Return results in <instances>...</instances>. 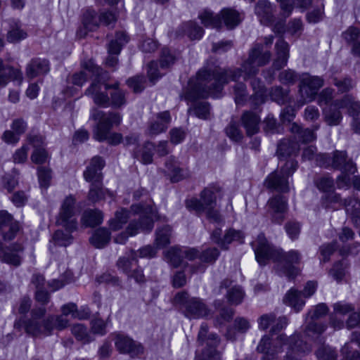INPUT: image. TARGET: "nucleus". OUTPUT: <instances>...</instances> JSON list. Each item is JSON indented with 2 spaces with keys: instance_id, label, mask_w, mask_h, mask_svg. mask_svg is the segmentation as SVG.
Instances as JSON below:
<instances>
[{
  "instance_id": "nucleus-1",
  "label": "nucleus",
  "mask_w": 360,
  "mask_h": 360,
  "mask_svg": "<svg viewBox=\"0 0 360 360\" xmlns=\"http://www.w3.org/2000/svg\"><path fill=\"white\" fill-rule=\"evenodd\" d=\"M270 58V51L264 49V45L256 44L250 50L248 58L242 64L241 68L225 70L219 67H207L200 70L198 72L195 84H190L181 98L188 102H194L210 96L218 97L224 85L230 80L237 81L242 72L244 73V79L255 76L259 72V68L266 65Z\"/></svg>"
},
{
  "instance_id": "nucleus-2",
  "label": "nucleus",
  "mask_w": 360,
  "mask_h": 360,
  "mask_svg": "<svg viewBox=\"0 0 360 360\" xmlns=\"http://www.w3.org/2000/svg\"><path fill=\"white\" fill-rule=\"evenodd\" d=\"M283 347L287 349L285 356L286 360H296L302 354L311 350V346L304 342L299 335H293L288 338L284 334H282L278 337L277 342L274 346L271 345L270 338L264 335L257 346V351L274 358L276 354L281 352V349Z\"/></svg>"
},
{
  "instance_id": "nucleus-3",
  "label": "nucleus",
  "mask_w": 360,
  "mask_h": 360,
  "mask_svg": "<svg viewBox=\"0 0 360 360\" xmlns=\"http://www.w3.org/2000/svg\"><path fill=\"white\" fill-rule=\"evenodd\" d=\"M131 210L139 215V221L131 220L126 231L115 237L114 241L116 243L124 244L129 236H135L139 230L150 232L153 228V219L157 218V214L150 205L134 204L131 205Z\"/></svg>"
},
{
  "instance_id": "nucleus-4",
  "label": "nucleus",
  "mask_w": 360,
  "mask_h": 360,
  "mask_svg": "<svg viewBox=\"0 0 360 360\" xmlns=\"http://www.w3.org/2000/svg\"><path fill=\"white\" fill-rule=\"evenodd\" d=\"M91 117L98 123L94 129V139L98 141L107 140L111 145H117L122 141V136L119 133L110 134V131L113 125H118L121 122V115L117 112H108L94 109L91 111Z\"/></svg>"
},
{
  "instance_id": "nucleus-5",
  "label": "nucleus",
  "mask_w": 360,
  "mask_h": 360,
  "mask_svg": "<svg viewBox=\"0 0 360 360\" xmlns=\"http://www.w3.org/2000/svg\"><path fill=\"white\" fill-rule=\"evenodd\" d=\"M83 65L86 70L91 72L92 76L95 77L94 81L86 90L85 94L91 96L95 104L104 107L108 106L110 98L106 91L112 86L105 83L108 77V73L103 71L91 60H89Z\"/></svg>"
},
{
  "instance_id": "nucleus-6",
  "label": "nucleus",
  "mask_w": 360,
  "mask_h": 360,
  "mask_svg": "<svg viewBox=\"0 0 360 360\" xmlns=\"http://www.w3.org/2000/svg\"><path fill=\"white\" fill-rule=\"evenodd\" d=\"M175 300L180 304L184 316L190 319L205 318L210 314V310L202 299L191 297L186 292H178Z\"/></svg>"
},
{
  "instance_id": "nucleus-7",
  "label": "nucleus",
  "mask_w": 360,
  "mask_h": 360,
  "mask_svg": "<svg viewBox=\"0 0 360 360\" xmlns=\"http://www.w3.org/2000/svg\"><path fill=\"white\" fill-rule=\"evenodd\" d=\"M297 167V162L295 160L292 159L287 160L280 170L275 171L267 176L266 186L277 191L288 192L289 191L288 177L295 172Z\"/></svg>"
},
{
  "instance_id": "nucleus-8",
  "label": "nucleus",
  "mask_w": 360,
  "mask_h": 360,
  "mask_svg": "<svg viewBox=\"0 0 360 360\" xmlns=\"http://www.w3.org/2000/svg\"><path fill=\"white\" fill-rule=\"evenodd\" d=\"M76 198L72 195L66 196L62 201L56 217V224L67 231H74L77 228L76 215L78 212L75 206Z\"/></svg>"
},
{
  "instance_id": "nucleus-9",
  "label": "nucleus",
  "mask_w": 360,
  "mask_h": 360,
  "mask_svg": "<svg viewBox=\"0 0 360 360\" xmlns=\"http://www.w3.org/2000/svg\"><path fill=\"white\" fill-rule=\"evenodd\" d=\"M45 314L44 307L34 309L31 312V318L25 323V332L33 337L50 335L51 323L48 321V317L43 319Z\"/></svg>"
},
{
  "instance_id": "nucleus-10",
  "label": "nucleus",
  "mask_w": 360,
  "mask_h": 360,
  "mask_svg": "<svg viewBox=\"0 0 360 360\" xmlns=\"http://www.w3.org/2000/svg\"><path fill=\"white\" fill-rule=\"evenodd\" d=\"M219 342L218 336L214 333H208V326L202 323L198 335V343L202 347V357L200 360H217L221 354L216 349Z\"/></svg>"
},
{
  "instance_id": "nucleus-11",
  "label": "nucleus",
  "mask_w": 360,
  "mask_h": 360,
  "mask_svg": "<svg viewBox=\"0 0 360 360\" xmlns=\"http://www.w3.org/2000/svg\"><path fill=\"white\" fill-rule=\"evenodd\" d=\"M332 165L335 169L342 172L337 179V185L339 188L349 187L351 184L350 175L356 172V165L343 151L335 152L333 158Z\"/></svg>"
},
{
  "instance_id": "nucleus-12",
  "label": "nucleus",
  "mask_w": 360,
  "mask_h": 360,
  "mask_svg": "<svg viewBox=\"0 0 360 360\" xmlns=\"http://www.w3.org/2000/svg\"><path fill=\"white\" fill-rule=\"evenodd\" d=\"M219 191V188L214 185L205 188L200 193V199L193 198L186 201L187 209L201 214L207 208L216 205V194Z\"/></svg>"
},
{
  "instance_id": "nucleus-13",
  "label": "nucleus",
  "mask_w": 360,
  "mask_h": 360,
  "mask_svg": "<svg viewBox=\"0 0 360 360\" xmlns=\"http://www.w3.org/2000/svg\"><path fill=\"white\" fill-rule=\"evenodd\" d=\"M323 85V79L318 76H310L307 74L302 75L299 86V93L301 96V105L314 101L318 91Z\"/></svg>"
},
{
  "instance_id": "nucleus-14",
  "label": "nucleus",
  "mask_w": 360,
  "mask_h": 360,
  "mask_svg": "<svg viewBox=\"0 0 360 360\" xmlns=\"http://www.w3.org/2000/svg\"><path fill=\"white\" fill-rule=\"evenodd\" d=\"M255 258L261 265H265L269 259H274L279 253L270 245L263 233H260L257 240L252 243Z\"/></svg>"
},
{
  "instance_id": "nucleus-15",
  "label": "nucleus",
  "mask_w": 360,
  "mask_h": 360,
  "mask_svg": "<svg viewBox=\"0 0 360 360\" xmlns=\"http://www.w3.org/2000/svg\"><path fill=\"white\" fill-rule=\"evenodd\" d=\"M115 345L120 353L128 354L131 356H136L144 352V347L141 343L121 333L115 335Z\"/></svg>"
},
{
  "instance_id": "nucleus-16",
  "label": "nucleus",
  "mask_w": 360,
  "mask_h": 360,
  "mask_svg": "<svg viewBox=\"0 0 360 360\" xmlns=\"http://www.w3.org/2000/svg\"><path fill=\"white\" fill-rule=\"evenodd\" d=\"M328 311V309L325 304H319L312 311H309L307 318L309 317L311 321L309 323L305 330L308 336L319 335L326 330V325L316 323L315 321L325 316Z\"/></svg>"
},
{
  "instance_id": "nucleus-17",
  "label": "nucleus",
  "mask_w": 360,
  "mask_h": 360,
  "mask_svg": "<svg viewBox=\"0 0 360 360\" xmlns=\"http://www.w3.org/2000/svg\"><path fill=\"white\" fill-rule=\"evenodd\" d=\"M268 206L273 221L281 224L284 219V213L287 211V199L277 195L269 200Z\"/></svg>"
},
{
  "instance_id": "nucleus-18",
  "label": "nucleus",
  "mask_w": 360,
  "mask_h": 360,
  "mask_svg": "<svg viewBox=\"0 0 360 360\" xmlns=\"http://www.w3.org/2000/svg\"><path fill=\"white\" fill-rule=\"evenodd\" d=\"M301 258L300 252L295 250L281 255L283 274L290 279L293 278L298 274V269L294 266V264H299Z\"/></svg>"
},
{
  "instance_id": "nucleus-19",
  "label": "nucleus",
  "mask_w": 360,
  "mask_h": 360,
  "mask_svg": "<svg viewBox=\"0 0 360 360\" xmlns=\"http://www.w3.org/2000/svg\"><path fill=\"white\" fill-rule=\"evenodd\" d=\"M104 166L105 161L101 157L95 156L92 158L89 165L84 172V179L91 183L101 181L103 178L101 170Z\"/></svg>"
},
{
  "instance_id": "nucleus-20",
  "label": "nucleus",
  "mask_w": 360,
  "mask_h": 360,
  "mask_svg": "<svg viewBox=\"0 0 360 360\" xmlns=\"http://www.w3.org/2000/svg\"><path fill=\"white\" fill-rule=\"evenodd\" d=\"M165 173L174 183L188 176V171L181 168L178 160L173 156L169 157L165 162Z\"/></svg>"
},
{
  "instance_id": "nucleus-21",
  "label": "nucleus",
  "mask_w": 360,
  "mask_h": 360,
  "mask_svg": "<svg viewBox=\"0 0 360 360\" xmlns=\"http://www.w3.org/2000/svg\"><path fill=\"white\" fill-rule=\"evenodd\" d=\"M11 80H22V73L20 69L10 65H4L3 60L0 58V86L5 87Z\"/></svg>"
},
{
  "instance_id": "nucleus-22",
  "label": "nucleus",
  "mask_w": 360,
  "mask_h": 360,
  "mask_svg": "<svg viewBox=\"0 0 360 360\" xmlns=\"http://www.w3.org/2000/svg\"><path fill=\"white\" fill-rule=\"evenodd\" d=\"M23 248L20 243H15L6 250H4L2 243L0 241V259L1 261L13 264L14 266H18L21 262V257L19 253L22 252Z\"/></svg>"
},
{
  "instance_id": "nucleus-23",
  "label": "nucleus",
  "mask_w": 360,
  "mask_h": 360,
  "mask_svg": "<svg viewBox=\"0 0 360 360\" xmlns=\"http://www.w3.org/2000/svg\"><path fill=\"white\" fill-rule=\"evenodd\" d=\"M4 226L9 227L8 231L4 234V238L6 240H13L20 231L18 222L14 221L12 215L6 210L0 211V227Z\"/></svg>"
},
{
  "instance_id": "nucleus-24",
  "label": "nucleus",
  "mask_w": 360,
  "mask_h": 360,
  "mask_svg": "<svg viewBox=\"0 0 360 360\" xmlns=\"http://www.w3.org/2000/svg\"><path fill=\"white\" fill-rule=\"evenodd\" d=\"M260 118L253 112H245L241 116V123L246 131L247 136H251L259 131Z\"/></svg>"
},
{
  "instance_id": "nucleus-25",
  "label": "nucleus",
  "mask_w": 360,
  "mask_h": 360,
  "mask_svg": "<svg viewBox=\"0 0 360 360\" xmlns=\"http://www.w3.org/2000/svg\"><path fill=\"white\" fill-rule=\"evenodd\" d=\"M49 71V61L41 58L32 59L26 67V75L32 79Z\"/></svg>"
},
{
  "instance_id": "nucleus-26",
  "label": "nucleus",
  "mask_w": 360,
  "mask_h": 360,
  "mask_svg": "<svg viewBox=\"0 0 360 360\" xmlns=\"http://www.w3.org/2000/svg\"><path fill=\"white\" fill-rule=\"evenodd\" d=\"M255 10L262 24L267 25L273 20V6L267 0H259Z\"/></svg>"
},
{
  "instance_id": "nucleus-27",
  "label": "nucleus",
  "mask_w": 360,
  "mask_h": 360,
  "mask_svg": "<svg viewBox=\"0 0 360 360\" xmlns=\"http://www.w3.org/2000/svg\"><path fill=\"white\" fill-rule=\"evenodd\" d=\"M172 117L169 111L166 110L157 115L156 120L151 122L149 133L157 135L165 131L171 122Z\"/></svg>"
},
{
  "instance_id": "nucleus-28",
  "label": "nucleus",
  "mask_w": 360,
  "mask_h": 360,
  "mask_svg": "<svg viewBox=\"0 0 360 360\" xmlns=\"http://www.w3.org/2000/svg\"><path fill=\"white\" fill-rule=\"evenodd\" d=\"M276 58L274 61L273 66L276 70H280L286 65L289 57L288 44L281 39L276 43Z\"/></svg>"
},
{
  "instance_id": "nucleus-29",
  "label": "nucleus",
  "mask_w": 360,
  "mask_h": 360,
  "mask_svg": "<svg viewBox=\"0 0 360 360\" xmlns=\"http://www.w3.org/2000/svg\"><path fill=\"white\" fill-rule=\"evenodd\" d=\"M302 293L301 291H298L295 289L291 288L285 294L283 298V302L292 307L295 311H300L305 304V301L302 297Z\"/></svg>"
},
{
  "instance_id": "nucleus-30",
  "label": "nucleus",
  "mask_w": 360,
  "mask_h": 360,
  "mask_svg": "<svg viewBox=\"0 0 360 360\" xmlns=\"http://www.w3.org/2000/svg\"><path fill=\"white\" fill-rule=\"evenodd\" d=\"M347 214L351 218L356 226H360V201L356 198H349L345 200Z\"/></svg>"
},
{
  "instance_id": "nucleus-31",
  "label": "nucleus",
  "mask_w": 360,
  "mask_h": 360,
  "mask_svg": "<svg viewBox=\"0 0 360 360\" xmlns=\"http://www.w3.org/2000/svg\"><path fill=\"white\" fill-rule=\"evenodd\" d=\"M221 20H223L225 25L229 29H233L238 26L242 21L241 14L231 8H224L220 12Z\"/></svg>"
},
{
  "instance_id": "nucleus-32",
  "label": "nucleus",
  "mask_w": 360,
  "mask_h": 360,
  "mask_svg": "<svg viewBox=\"0 0 360 360\" xmlns=\"http://www.w3.org/2000/svg\"><path fill=\"white\" fill-rule=\"evenodd\" d=\"M339 101H335L331 105L323 110L324 120L329 126L338 125L342 119V113L340 111L341 108L336 105V102Z\"/></svg>"
},
{
  "instance_id": "nucleus-33",
  "label": "nucleus",
  "mask_w": 360,
  "mask_h": 360,
  "mask_svg": "<svg viewBox=\"0 0 360 360\" xmlns=\"http://www.w3.org/2000/svg\"><path fill=\"white\" fill-rule=\"evenodd\" d=\"M27 37L19 21L12 20L10 24V29L7 33V41L10 43H18Z\"/></svg>"
},
{
  "instance_id": "nucleus-34",
  "label": "nucleus",
  "mask_w": 360,
  "mask_h": 360,
  "mask_svg": "<svg viewBox=\"0 0 360 360\" xmlns=\"http://www.w3.org/2000/svg\"><path fill=\"white\" fill-rule=\"evenodd\" d=\"M110 240V233L105 228L96 229L90 238L91 244L96 248H104Z\"/></svg>"
},
{
  "instance_id": "nucleus-35",
  "label": "nucleus",
  "mask_w": 360,
  "mask_h": 360,
  "mask_svg": "<svg viewBox=\"0 0 360 360\" xmlns=\"http://www.w3.org/2000/svg\"><path fill=\"white\" fill-rule=\"evenodd\" d=\"M70 330L76 340L82 344H88L94 340L88 328L82 323L74 324Z\"/></svg>"
},
{
  "instance_id": "nucleus-36",
  "label": "nucleus",
  "mask_w": 360,
  "mask_h": 360,
  "mask_svg": "<svg viewBox=\"0 0 360 360\" xmlns=\"http://www.w3.org/2000/svg\"><path fill=\"white\" fill-rule=\"evenodd\" d=\"M298 150L299 145L297 142L289 139H283L278 143L276 153L280 158H285L296 153Z\"/></svg>"
},
{
  "instance_id": "nucleus-37",
  "label": "nucleus",
  "mask_w": 360,
  "mask_h": 360,
  "mask_svg": "<svg viewBox=\"0 0 360 360\" xmlns=\"http://www.w3.org/2000/svg\"><path fill=\"white\" fill-rule=\"evenodd\" d=\"M336 105L339 108H347L349 114L354 118L360 114V102L355 101L351 96H345L342 99L336 102Z\"/></svg>"
},
{
  "instance_id": "nucleus-38",
  "label": "nucleus",
  "mask_w": 360,
  "mask_h": 360,
  "mask_svg": "<svg viewBox=\"0 0 360 360\" xmlns=\"http://www.w3.org/2000/svg\"><path fill=\"white\" fill-rule=\"evenodd\" d=\"M172 229L169 226L158 228L155 232V245L157 248H163L170 243Z\"/></svg>"
},
{
  "instance_id": "nucleus-39",
  "label": "nucleus",
  "mask_w": 360,
  "mask_h": 360,
  "mask_svg": "<svg viewBox=\"0 0 360 360\" xmlns=\"http://www.w3.org/2000/svg\"><path fill=\"white\" fill-rule=\"evenodd\" d=\"M180 30L191 39H200L203 35V30L195 22L188 21L181 25Z\"/></svg>"
},
{
  "instance_id": "nucleus-40",
  "label": "nucleus",
  "mask_w": 360,
  "mask_h": 360,
  "mask_svg": "<svg viewBox=\"0 0 360 360\" xmlns=\"http://www.w3.org/2000/svg\"><path fill=\"white\" fill-rule=\"evenodd\" d=\"M198 17L205 27L219 28L221 26L220 13L214 15L212 11L205 10L199 14Z\"/></svg>"
},
{
  "instance_id": "nucleus-41",
  "label": "nucleus",
  "mask_w": 360,
  "mask_h": 360,
  "mask_svg": "<svg viewBox=\"0 0 360 360\" xmlns=\"http://www.w3.org/2000/svg\"><path fill=\"white\" fill-rule=\"evenodd\" d=\"M131 212L136 214L131 210V212L125 209H122L120 211H117L115 214V218L110 222V229L112 231H117L122 229L123 225L125 224L131 217Z\"/></svg>"
},
{
  "instance_id": "nucleus-42",
  "label": "nucleus",
  "mask_w": 360,
  "mask_h": 360,
  "mask_svg": "<svg viewBox=\"0 0 360 360\" xmlns=\"http://www.w3.org/2000/svg\"><path fill=\"white\" fill-rule=\"evenodd\" d=\"M128 41V37L125 32H117L115 39L110 41L108 45L109 54L117 55L120 53L122 47Z\"/></svg>"
},
{
  "instance_id": "nucleus-43",
  "label": "nucleus",
  "mask_w": 360,
  "mask_h": 360,
  "mask_svg": "<svg viewBox=\"0 0 360 360\" xmlns=\"http://www.w3.org/2000/svg\"><path fill=\"white\" fill-rule=\"evenodd\" d=\"M166 261L174 267L179 266L184 259V252L182 248L179 247H172L165 252Z\"/></svg>"
},
{
  "instance_id": "nucleus-44",
  "label": "nucleus",
  "mask_w": 360,
  "mask_h": 360,
  "mask_svg": "<svg viewBox=\"0 0 360 360\" xmlns=\"http://www.w3.org/2000/svg\"><path fill=\"white\" fill-rule=\"evenodd\" d=\"M98 15L92 9H88L83 15L82 23L88 31H94L99 27Z\"/></svg>"
},
{
  "instance_id": "nucleus-45",
  "label": "nucleus",
  "mask_w": 360,
  "mask_h": 360,
  "mask_svg": "<svg viewBox=\"0 0 360 360\" xmlns=\"http://www.w3.org/2000/svg\"><path fill=\"white\" fill-rule=\"evenodd\" d=\"M137 253L134 251H131L129 257H122L117 261V266L127 275H129V273L132 271V267L136 266Z\"/></svg>"
},
{
  "instance_id": "nucleus-46",
  "label": "nucleus",
  "mask_w": 360,
  "mask_h": 360,
  "mask_svg": "<svg viewBox=\"0 0 360 360\" xmlns=\"http://www.w3.org/2000/svg\"><path fill=\"white\" fill-rule=\"evenodd\" d=\"M83 223L88 226H95L101 224L103 221L102 212L99 210H89L84 212L82 216Z\"/></svg>"
},
{
  "instance_id": "nucleus-47",
  "label": "nucleus",
  "mask_w": 360,
  "mask_h": 360,
  "mask_svg": "<svg viewBox=\"0 0 360 360\" xmlns=\"http://www.w3.org/2000/svg\"><path fill=\"white\" fill-rule=\"evenodd\" d=\"M65 231L66 232L62 230L55 231L52 236V242L56 245L66 247L72 243L73 237L71 233L73 231H69L66 229Z\"/></svg>"
},
{
  "instance_id": "nucleus-48",
  "label": "nucleus",
  "mask_w": 360,
  "mask_h": 360,
  "mask_svg": "<svg viewBox=\"0 0 360 360\" xmlns=\"http://www.w3.org/2000/svg\"><path fill=\"white\" fill-rule=\"evenodd\" d=\"M106 193L110 194L108 191L103 189L101 181L91 183L88 198L91 202H96L102 200L105 197Z\"/></svg>"
},
{
  "instance_id": "nucleus-49",
  "label": "nucleus",
  "mask_w": 360,
  "mask_h": 360,
  "mask_svg": "<svg viewBox=\"0 0 360 360\" xmlns=\"http://www.w3.org/2000/svg\"><path fill=\"white\" fill-rule=\"evenodd\" d=\"M119 84L111 85L113 91L110 93L111 105L114 108H120L126 103L125 94L118 88Z\"/></svg>"
},
{
  "instance_id": "nucleus-50",
  "label": "nucleus",
  "mask_w": 360,
  "mask_h": 360,
  "mask_svg": "<svg viewBox=\"0 0 360 360\" xmlns=\"http://www.w3.org/2000/svg\"><path fill=\"white\" fill-rule=\"evenodd\" d=\"M155 146L153 143H146L140 153L135 152L134 156L136 158L141 157V161L143 164H150L153 161V151L155 150Z\"/></svg>"
},
{
  "instance_id": "nucleus-51",
  "label": "nucleus",
  "mask_w": 360,
  "mask_h": 360,
  "mask_svg": "<svg viewBox=\"0 0 360 360\" xmlns=\"http://www.w3.org/2000/svg\"><path fill=\"white\" fill-rule=\"evenodd\" d=\"M245 292L243 289L238 286L235 285L231 287L227 290L226 297L228 302L234 305L240 304L244 298Z\"/></svg>"
},
{
  "instance_id": "nucleus-52",
  "label": "nucleus",
  "mask_w": 360,
  "mask_h": 360,
  "mask_svg": "<svg viewBox=\"0 0 360 360\" xmlns=\"http://www.w3.org/2000/svg\"><path fill=\"white\" fill-rule=\"evenodd\" d=\"M316 356L319 360H336V350L328 345L321 346L316 352Z\"/></svg>"
},
{
  "instance_id": "nucleus-53",
  "label": "nucleus",
  "mask_w": 360,
  "mask_h": 360,
  "mask_svg": "<svg viewBox=\"0 0 360 360\" xmlns=\"http://www.w3.org/2000/svg\"><path fill=\"white\" fill-rule=\"evenodd\" d=\"M48 321H50L51 323V335L54 329L62 330L65 329L69 323V321L63 315L49 316Z\"/></svg>"
},
{
  "instance_id": "nucleus-54",
  "label": "nucleus",
  "mask_w": 360,
  "mask_h": 360,
  "mask_svg": "<svg viewBox=\"0 0 360 360\" xmlns=\"http://www.w3.org/2000/svg\"><path fill=\"white\" fill-rule=\"evenodd\" d=\"M188 111H193L198 117L206 120L210 115V106L207 102H199L189 108Z\"/></svg>"
},
{
  "instance_id": "nucleus-55",
  "label": "nucleus",
  "mask_w": 360,
  "mask_h": 360,
  "mask_svg": "<svg viewBox=\"0 0 360 360\" xmlns=\"http://www.w3.org/2000/svg\"><path fill=\"white\" fill-rule=\"evenodd\" d=\"M243 238L244 236L241 231L232 229H229L224 235L225 242L224 249L226 250L228 248L227 245L230 244L233 241L243 243Z\"/></svg>"
},
{
  "instance_id": "nucleus-56",
  "label": "nucleus",
  "mask_w": 360,
  "mask_h": 360,
  "mask_svg": "<svg viewBox=\"0 0 360 360\" xmlns=\"http://www.w3.org/2000/svg\"><path fill=\"white\" fill-rule=\"evenodd\" d=\"M225 131L226 135L233 141H240L243 138V133L236 122H231Z\"/></svg>"
},
{
  "instance_id": "nucleus-57",
  "label": "nucleus",
  "mask_w": 360,
  "mask_h": 360,
  "mask_svg": "<svg viewBox=\"0 0 360 360\" xmlns=\"http://www.w3.org/2000/svg\"><path fill=\"white\" fill-rule=\"evenodd\" d=\"M316 185L323 192H330L334 190L333 179L328 176H323L316 179Z\"/></svg>"
},
{
  "instance_id": "nucleus-58",
  "label": "nucleus",
  "mask_w": 360,
  "mask_h": 360,
  "mask_svg": "<svg viewBox=\"0 0 360 360\" xmlns=\"http://www.w3.org/2000/svg\"><path fill=\"white\" fill-rule=\"evenodd\" d=\"M270 96L273 101L279 104H283L287 101L288 92L281 86H275L271 89Z\"/></svg>"
},
{
  "instance_id": "nucleus-59",
  "label": "nucleus",
  "mask_w": 360,
  "mask_h": 360,
  "mask_svg": "<svg viewBox=\"0 0 360 360\" xmlns=\"http://www.w3.org/2000/svg\"><path fill=\"white\" fill-rule=\"evenodd\" d=\"M38 179L41 187L47 188L51 179V170L44 167L38 168Z\"/></svg>"
},
{
  "instance_id": "nucleus-60",
  "label": "nucleus",
  "mask_w": 360,
  "mask_h": 360,
  "mask_svg": "<svg viewBox=\"0 0 360 360\" xmlns=\"http://www.w3.org/2000/svg\"><path fill=\"white\" fill-rule=\"evenodd\" d=\"M276 321V314L274 313L265 314L258 319L259 328L262 330H266L269 326H272Z\"/></svg>"
},
{
  "instance_id": "nucleus-61",
  "label": "nucleus",
  "mask_w": 360,
  "mask_h": 360,
  "mask_svg": "<svg viewBox=\"0 0 360 360\" xmlns=\"http://www.w3.org/2000/svg\"><path fill=\"white\" fill-rule=\"evenodd\" d=\"M145 78L143 76L138 75L129 78L127 80L128 86L136 93L142 91L144 89Z\"/></svg>"
},
{
  "instance_id": "nucleus-62",
  "label": "nucleus",
  "mask_w": 360,
  "mask_h": 360,
  "mask_svg": "<svg viewBox=\"0 0 360 360\" xmlns=\"http://www.w3.org/2000/svg\"><path fill=\"white\" fill-rule=\"evenodd\" d=\"M91 330L95 335H104L106 333V323L101 319H95L91 321Z\"/></svg>"
},
{
  "instance_id": "nucleus-63",
  "label": "nucleus",
  "mask_w": 360,
  "mask_h": 360,
  "mask_svg": "<svg viewBox=\"0 0 360 360\" xmlns=\"http://www.w3.org/2000/svg\"><path fill=\"white\" fill-rule=\"evenodd\" d=\"M298 75L292 70H287L279 74V80L285 84H295L298 79Z\"/></svg>"
},
{
  "instance_id": "nucleus-64",
  "label": "nucleus",
  "mask_w": 360,
  "mask_h": 360,
  "mask_svg": "<svg viewBox=\"0 0 360 360\" xmlns=\"http://www.w3.org/2000/svg\"><path fill=\"white\" fill-rule=\"evenodd\" d=\"M303 30V25L300 19H294L288 23V32L293 37H298Z\"/></svg>"
}]
</instances>
